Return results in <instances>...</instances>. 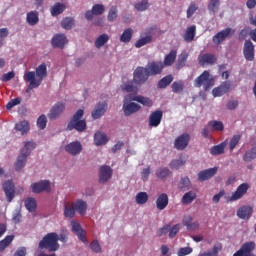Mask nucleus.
I'll return each instance as SVG.
<instances>
[{
    "label": "nucleus",
    "instance_id": "nucleus-47",
    "mask_svg": "<svg viewBox=\"0 0 256 256\" xmlns=\"http://www.w3.org/2000/svg\"><path fill=\"white\" fill-rule=\"evenodd\" d=\"M153 41V36H145L143 38H140L138 41L135 43V48L136 49H141V47H144V45H147Z\"/></svg>",
    "mask_w": 256,
    "mask_h": 256
},
{
    "label": "nucleus",
    "instance_id": "nucleus-19",
    "mask_svg": "<svg viewBox=\"0 0 256 256\" xmlns=\"http://www.w3.org/2000/svg\"><path fill=\"white\" fill-rule=\"evenodd\" d=\"M52 46L57 47L58 49H64L65 45L69 43L67 36L65 34H56L51 40Z\"/></svg>",
    "mask_w": 256,
    "mask_h": 256
},
{
    "label": "nucleus",
    "instance_id": "nucleus-31",
    "mask_svg": "<svg viewBox=\"0 0 256 256\" xmlns=\"http://www.w3.org/2000/svg\"><path fill=\"white\" fill-rule=\"evenodd\" d=\"M107 135L103 132H96L94 135V143L98 147L101 145H107Z\"/></svg>",
    "mask_w": 256,
    "mask_h": 256
},
{
    "label": "nucleus",
    "instance_id": "nucleus-26",
    "mask_svg": "<svg viewBox=\"0 0 256 256\" xmlns=\"http://www.w3.org/2000/svg\"><path fill=\"white\" fill-rule=\"evenodd\" d=\"M216 173H217V168H210V169L200 171L198 173V180L200 182L207 181V180L211 179V177L216 175Z\"/></svg>",
    "mask_w": 256,
    "mask_h": 256
},
{
    "label": "nucleus",
    "instance_id": "nucleus-36",
    "mask_svg": "<svg viewBox=\"0 0 256 256\" xmlns=\"http://www.w3.org/2000/svg\"><path fill=\"white\" fill-rule=\"evenodd\" d=\"M74 209L77 211V213H79L80 215H85L86 211H87V202L83 201V200H77L75 205H74Z\"/></svg>",
    "mask_w": 256,
    "mask_h": 256
},
{
    "label": "nucleus",
    "instance_id": "nucleus-50",
    "mask_svg": "<svg viewBox=\"0 0 256 256\" xmlns=\"http://www.w3.org/2000/svg\"><path fill=\"white\" fill-rule=\"evenodd\" d=\"M219 5H221V0H210L208 11H210V13H217V11H219Z\"/></svg>",
    "mask_w": 256,
    "mask_h": 256
},
{
    "label": "nucleus",
    "instance_id": "nucleus-32",
    "mask_svg": "<svg viewBox=\"0 0 256 256\" xmlns=\"http://www.w3.org/2000/svg\"><path fill=\"white\" fill-rule=\"evenodd\" d=\"M65 9H66L65 4L57 2L51 7L50 13L52 17H57V15H61V13L65 11Z\"/></svg>",
    "mask_w": 256,
    "mask_h": 256
},
{
    "label": "nucleus",
    "instance_id": "nucleus-1",
    "mask_svg": "<svg viewBox=\"0 0 256 256\" xmlns=\"http://www.w3.org/2000/svg\"><path fill=\"white\" fill-rule=\"evenodd\" d=\"M36 77L35 71H29L24 74V80L30 83V88L39 87L43 83V79L47 77V64L42 63L36 68Z\"/></svg>",
    "mask_w": 256,
    "mask_h": 256
},
{
    "label": "nucleus",
    "instance_id": "nucleus-4",
    "mask_svg": "<svg viewBox=\"0 0 256 256\" xmlns=\"http://www.w3.org/2000/svg\"><path fill=\"white\" fill-rule=\"evenodd\" d=\"M36 144L33 141H28L24 143V147L21 149V154L18 156L15 162L16 171H21L25 164L27 163V157L31 155L33 149H35Z\"/></svg>",
    "mask_w": 256,
    "mask_h": 256
},
{
    "label": "nucleus",
    "instance_id": "nucleus-22",
    "mask_svg": "<svg viewBox=\"0 0 256 256\" xmlns=\"http://www.w3.org/2000/svg\"><path fill=\"white\" fill-rule=\"evenodd\" d=\"M199 64L202 67H205V65H215V63L217 62V58L215 57V55L213 54H203L201 56H199Z\"/></svg>",
    "mask_w": 256,
    "mask_h": 256
},
{
    "label": "nucleus",
    "instance_id": "nucleus-52",
    "mask_svg": "<svg viewBox=\"0 0 256 256\" xmlns=\"http://www.w3.org/2000/svg\"><path fill=\"white\" fill-rule=\"evenodd\" d=\"M172 91L173 93H181L183 89H185V84L183 81H175L172 83Z\"/></svg>",
    "mask_w": 256,
    "mask_h": 256
},
{
    "label": "nucleus",
    "instance_id": "nucleus-61",
    "mask_svg": "<svg viewBox=\"0 0 256 256\" xmlns=\"http://www.w3.org/2000/svg\"><path fill=\"white\" fill-rule=\"evenodd\" d=\"M191 253H193V248H191V247H184V248H180L178 250L177 255L178 256H187V255H191Z\"/></svg>",
    "mask_w": 256,
    "mask_h": 256
},
{
    "label": "nucleus",
    "instance_id": "nucleus-17",
    "mask_svg": "<svg viewBox=\"0 0 256 256\" xmlns=\"http://www.w3.org/2000/svg\"><path fill=\"white\" fill-rule=\"evenodd\" d=\"M111 177H113V169L107 165L101 166L99 169V183H107Z\"/></svg>",
    "mask_w": 256,
    "mask_h": 256
},
{
    "label": "nucleus",
    "instance_id": "nucleus-59",
    "mask_svg": "<svg viewBox=\"0 0 256 256\" xmlns=\"http://www.w3.org/2000/svg\"><path fill=\"white\" fill-rule=\"evenodd\" d=\"M37 125L39 129H45V127H47V116H39V118L37 119Z\"/></svg>",
    "mask_w": 256,
    "mask_h": 256
},
{
    "label": "nucleus",
    "instance_id": "nucleus-53",
    "mask_svg": "<svg viewBox=\"0 0 256 256\" xmlns=\"http://www.w3.org/2000/svg\"><path fill=\"white\" fill-rule=\"evenodd\" d=\"M183 165H185V161L183 158L172 160L170 162V169H175L177 171L178 169H181Z\"/></svg>",
    "mask_w": 256,
    "mask_h": 256
},
{
    "label": "nucleus",
    "instance_id": "nucleus-51",
    "mask_svg": "<svg viewBox=\"0 0 256 256\" xmlns=\"http://www.w3.org/2000/svg\"><path fill=\"white\" fill-rule=\"evenodd\" d=\"M187 57H189L187 53L181 54L179 56L176 63V69H183V67H185V64L187 63Z\"/></svg>",
    "mask_w": 256,
    "mask_h": 256
},
{
    "label": "nucleus",
    "instance_id": "nucleus-28",
    "mask_svg": "<svg viewBox=\"0 0 256 256\" xmlns=\"http://www.w3.org/2000/svg\"><path fill=\"white\" fill-rule=\"evenodd\" d=\"M196 33H197V27L195 25L188 27L184 34V41L186 43H192V41L195 39Z\"/></svg>",
    "mask_w": 256,
    "mask_h": 256
},
{
    "label": "nucleus",
    "instance_id": "nucleus-63",
    "mask_svg": "<svg viewBox=\"0 0 256 256\" xmlns=\"http://www.w3.org/2000/svg\"><path fill=\"white\" fill-rule=\"evenodd\" d=\"M169 233V224L164 225L162 228L158 229L156 232L157 237H163Z\"/></svg>",
    "mask_w": 256,
    "mask_h": 256
},
{
    "label": "nucleus",
    "instance_id": "nucleus-43",
    "mask_svg": "<svg viewBox=\"0 0 256 256\" xmlns=\"http://www.w3.org/2000/svg\"><path fill=\"white\" fill-rule=\"evenodd\" d=\"M133 38V29L127 28L124 30L122 35L120 36L121 43H129L131 39Z\"/></svg>",
    "mask_w": 256,
    "mask_h": 256
},
{
    "label": "nucleus",
    "instance_id": "nucleus-25",
    "mask_svg": "<svg viewBox=\"0 0 256 256\" xmlns=\"http://www.w3.org/2000/svg\"><path fill=\"white\" fill-rule=\"evenodd\" d=\"M130 101H136L137 103H141L145 107H153V101L150 98L144 96H135L133 94L128 95Z\"/></svg>",
    "mask_w": 256,
    "mask_h": 256
},
{
    "label": "nucleus",
    "instance_id": "nucleus-33",
    "mask_svg": "<svg viewBox=\"0 0 256 256\" xmlns=\"http://www.w3.org/2000/svg\"><path fill=\"white\" fill-rule=\"evenodd\" d=\"M24 205L30 213H35V211H37V200L33 197H28L24 201Z\"/></svg>",
    "mask_w": 256,
    "mask_h": 256
},
{
    "label": "nucleus",
    "instance_id": "nucleus-39",
    "mask_svg": "<svg viewBox=\"0 0 256 256\" xmlns=\"http://www.w3.org/2000/svg\"><path fill=\"white\" fill-rule=\"evenodd\" d=\"M173 83V75L169 74L158 82V89H165L166 87H169V84Z\"/></svg>",
    "mask_w": 256,
    "mask_h": 256
},
{
    "label": "nucleus",
    "instance_id": "nucleus-37",
    "mask_svg": "<svg viewBox=\"0 0 256 256\" xmlns=\"http://www.w3.org/2000/svg\"><path fill=\"white\" fill-rule=\"evenodd\" d=\"M195 199H197V194H195V192H193V191H189L183 195L182 203L184 205H189V204L193 203V201H195Z\"/></svg>",
    "mask_w": 256,
    "mask_h": 256
},
{
    "label": "nucleus",
    "instance_id": "nucleus-41",
    "mask_svg": "<svg viewBox=\"0 0 256 256\" xmlns=\"http://www.w3.org/2000/svg\"><path fill=\"white\" fill-rule=\"evenodd\" d=\"M171 175V170L167 167H160L156 170V177L158 179H167Z\"/></svg>",
    "mask_w": 256,
    "mask_h": 256
},
{
    "label": "nucleus",
    "instance_id": "nucleus-45",
    "mask_svg": "<svg viewBox=\"0 0 256 256\" xmlns=\"http://www.w3.org/2000/svg\"><path fill=\"white\" fill-rule=\"evenodd\" d=\"M223 153H225V142L215 145L210 149L211 155H223Z\"/></svg>",
    "mask_w": 256,
    "mask_h": 256
},
{
    "label": "nucleus",
    "instance_id": "nucleus-11",
    "mask_svg": "<svg viewBox=\"0 0 256 256\" xmlns=\"http://www.w3.org/2000/svg\"><path fill=\"white\" fill-rule=\"evenodd\" d=\"M230 35H235V30L232 28H226L214 35L212 41L215 45H221V43H223V41H225V39Z\"/></svg>",
    "mask_w": 256,
    "mask_h": 256
},
{
    "label": "nucleus",
    "instance_id": "nucleus-23",
    "mask_svg": "<svg viewBox=\"0 0 256 256\" xmlns=\"http://www.w3.org/2000/svg\"><path fill=\"white\" fill-rule=\"evenodd\" d=\"M105 111H107V103L106 102H99L94 111L92 112L93 119H100L105 115Z\"/></svg>",
    "mask_w": 256,
    "mask_h": 256
},
{
    "label": "nucleus",
    "instance_id": "nucleus-56",
    "mask_svg": "<svg viewBox=\"0 0 256 256\" xmlns=\"http://www.w3.org/2000/svg\"><path fill=\"white\" fill-rule=\"evenodd\" d=\"M239 141H241V135H234L229 143L230 151H233L237 145H239Z\"/></svg>",
    "mask_w": 256,
    "mask_h": 256
},
{
    "label": "nucleus",
    "instance_id": "nucleus-8",
    "mask_svg": "<svg viewBox=\"0 0 256 256\" xmlns=\"http://www.w3.org/2000/svg\"><path fill=\"white\" fill-rule=\"evenodd\" d=\"M32 193L39 195L43 192L51 193V182L49 180H41L31 184Z\"/></svg>",
    "mask_w": 256,
    "mask_h": 256
},
{
    "label": "nucleus",
    "instance_id": "nucleus-54",
    "mask_svg": "<svg viewBox=\"0 0 256 256\" xmlns=\"http://www.w3.org/2000/svg\"><path fill=\"white\" fill-rule=\"evenodd\" d=\"M190 186H191V180H189V177L181 178L178 185L179 189H181L182 191H187V189H189Z\"/></svg>",
    "mask_w": 256,
    "mask_h": 256
},
{
    "label": "nucleus",
    "instance_id": "nucleus-2",
    "mask_svg": "<svg viewBox=\"0 0 256 256\" xmlns=\"http://www.w3.org/2000/svg\"><path fill=\"white\" fill-rule=\"evenodd\" d=\"M39 249H48L49 253L59 251V234L50 232L38 244Z\"/></svg>",
    "mask_w": 256,
    "mask_h": 256
},
{
    "label": "nucleus",
    "instance_id": "nucleus-34",
    "mask_svg": "<svg viewBox=\"0 0 256 256\" xmlns=\"http://www.w3.org/2000/svg\"><path fill=\"white\" fill-rule=\"evenodd\" d=\"M75 206L71 204V202H67L64 204V217L68 219H73L75 217Z\"/></svg>",
    "mask_w": 256,
    "mask_h": 256
},
{
    "label": "nucleus",
    "instance_id": "nucleus-21",
    "mask_svg": "<svg viewBox=\"0 0 256 256\" xmlns=\"http://www.w3.org/2000/svg\"><path fill=\"white\" fill-rule=\"evenodd\" d=\"M72 231L75 235H77L78 239L82 241V243H87V237H85V231L81 228V224L79 222L73 220L71 222Z\"/></svg>",
    "mask_w": 256,
    "mask_h": 256
},
{
    "label": "nucleus",
    "instance_id": "nucleus-42",
    "mask_svg": "<svg viewBox=\"0 0 256 256\" xmlns=\"http://www.w3.org/2000/svg\"><path fill=\"white\" fill-rule=\"evenodd\" d=\"M61 27L69 31V29H73L75 27V19L71 17H66L61 21Z\"/></svg>",
    "mask_w": 256,
    "mask_h": 256
},
{
    "label": "nucleus",
    "instance_id": "nucleus-14",
    "mask_svg": "<svg viewBox=\"0 0 256 256\" xmlns=\"http://www.w3.org/2000/svg\"><path fill=\"white\" fill-rule=\"evenodd\" d=\"M248 191H249V184L248 183L240 184L237 187L236 191L230 197V201H239V199H242L245 195H247Z\"/></svg>",
    "mask_w": 256,
    "mask_h": 256
},
{
    "label": "nucleus",
    "instance_id": "nucleus-18",
    "mask_svg": "<svg viewBox=\"0 0 256 256\" xmlns=\"http://www.w3.org/2000/svg\"><path fill=\"white\" fill-rule=\"evenodd\" d=\"M66 153H69V155H79L81 151H83V145L79 141L70 142L65 146Z\"/></svg>",
    "mask_w": 256,
    "mask_h": 256
},
{
    "label": "nucleus",
    "instance_id": "nucleus-3",
    "mask_svg": "<svg viewBox=\"0 0 256 256\" xmlns=\"http://www.w3.org/2000/svg\"><path fill=\"white\" fill-rule=\"evenodd\" d=\"M83 115H85L83 109L77 110V112L72 116V118L68 122V131H73V129H75V131H78V133H83V131L87 129V121L83 119Z\"/></svg>",
    "mask_w": 256,
    "mask_h": 256
},
{
    "label": "nucleus",
    "instance_id": "nucleus-30",
    "mask_svg": "<svg viewBox=\"0 0 256 256\" xmlns=\"http://www.w3.org/2000/svg\"><path fill=\"white\" fill-rule=\"evenodd\" d=\"M175 59H177V51L171 50L164 58V67H171L175 63Z\"/></svg>",
    "mask_w": 256,
    "mask_h": 256
},
{
    "label": "nucleus",
    "instance_id": "nucleus-40",
    "mask_svg": "<svg viewBox=\"0 0 256 256\" xmlns=\"http://www.w3.org/2000/svg\"><path fill=\"white\" fill-rule=\"evenodd\" d=\"M149 201V194L147 192H139L136 194L135 202L137 205H145Z\"/></svg>",
    "mask_w": 256,
    "mask_h": 256
},
{
    "label": "nucleus",
    "instance_id": "nucleus-38",
    "mask_svg": "<svg viewBox=\"0 0 256 256\" xmlns=\"http://www.w3.org/2000/svg\"><path fill=\"white\" fill-rule=\"evenodd\" d=\"M15 129L16 131H20L22 135H25V133L29 132L30 126H29V123L24 120L16 123Z\"/></svg>",
    "mask_w": 256,
    "mask_h": 256
},
{
    "label": "nucleus",
    "instance_id": "nucleus-62",
    "mask_svg": "<svg viewBox=\"0 0 256 256\" xmlns=\"http://www.w3.org/2000/svg\"><path fill=\"white\" fill-rule=\"evenodd\" d=\"M117 13H118L117 7L112 6L108 13V21L112 22L117 17Z\"/></svg>",
    "mask_w": 256,
    "mask_h": 256
},
{
    "label": "nucleus",
    "instance_id": "nucleus-64",
    "mask_svg": "<svg viewBox=\"0 0 256 256\" xmlns=\"http://www.w3.org/2000/svg\"><path fill=\"white\" fill-rule=\"evenodd\" d=\"M14 256H27V248L20 247L14 253Z\"/></svg>",
    "mask_w": 256,
    "mask_h": 256
},
{
    "label": "nucleus",
    "instance_id": "nucleus-15",
    "mask_svg": "<svg viewBox=\"0 0 256 256\" xmlns=\"http://www.w3.org/2000/svg\"><path fill=\"white\" fill-rule=\"evenodd\" d=\"M244 57L246 61H254L255 59V46L251 40H246L243 49Z\"/></svg>",
    "mask_w": 256,
    "mask_h": 256
},
{
    "label": "nucleus",
    "instance_id": "nucleus-7",
    "mask_svg": "<svg viewBox=\"0 0 256 256\" xmlns=\"http://www.w3.org/2000/svg\"><path fill=\"white\" fill-rule=\"evenodd\" d=\"M128 101H131L129 95L125 96L124 98L123 111L125 117H131V115L141 111V105L134 102L127 103Z\"/></svg>",
    "mask_w": 256,
    "mask_h": 256
},
{
    "label": "nucleus",
    "instance_id": "nucleus-16",
    "mask_svg": "<svg viewBox=\"0 0 256 256\" xmlns=\"http://www.w3.org/2000/svg\"><path fill=\"white\" fill-rule=\"evenodd\" d=\"M3 191L6 195L8 203H11V201H13L15 198V184L11 180L4 182Z\"/></svg>",
    "mask_w": 256,
    "mask_h": 256
},
{
    "label": "nucleus",
    "instance_id": "nucleus-9",
    "mask_svg": "<svg viewBox=\"0 0 256 256\" xmlns=\"http://www.w3.org/2000/svg\"><path fill=\"white\" fill-rule=\"evenodd\" d=\"M164 67L163 62L152 61L146 65L145 69L150 77H155V75H161L163 73Z\"/></svg>",
    "mask_w": 256,
    "mask_h": 256
},
{
    "label": "nucleus",
    "instance_id": "nucleus-29",
    "mask_svg": "<svg viewBox=\"0 0 256 256\" xmlns=\"http://www.w3.org/2000/svg\"><path fill=\"white\" fill-rule=\"evenodd\" d=\"M26 22L28 25H31V27H34V25H37L39 23V12L37 11H30L26 15Z\"/></svg>",
    "mask_w": 256,
    "mask_h": 256
},
{
    "label": "nucleus",
    "instance_id": "nucleus-20",
    "mask_svg": "<svg viewBox=\"0 0 256 256\" xmlns=\"http://www.w3.org/2000/svg\"><path fill=\"white\" fill-rule=\"evenodd\" d=\"M163 119V111L156 110L149 116V127H159Z\"/></svg>",
    "mask_w": 256,
    "mask_h": 256
},
{
    "label": "nucleus",
    "instance_id": "nucleus-35",
    "mask_svg": "<svg viewBox=\"0 0 256 256\" xmlns=\"http://www.w3.org/2000/svg\"><path fill=\"white\" fill-rule=\"evenodd\" d=\"M207 127H210L211 131H223L225 129L223 122L217 120L209 121L207 123Z\"/></svg>",
    "mask_w": 256,
    "mask_h": 256
},
{
    "label": "nucleus",
    "instance_id": "nucleus-57",
    "mask_svg": "<svg viewBox=\"0 0 256 256\" xmlns=\"http://www.w3.org/2000/svg\"><path fill=\"white\" fill-rule=\"evenodd\" d=\"M199 8L197 7V4L195 2H191L190 6L187 9V18L191 19L193 15H195V11H197Z\"/></svg>",
    "mask_w": 256,
    "mask_h": 256
},
{
    "label": "nucleus",
    "instance_id": "nucleus-55",
    "mask_svg": "<svg viewBox=\"0 0 256 256\" xmlns=\"http://www.w3.org/2000/svg\"><path fill=\"white\" fill-rule=\"evenodd\" d=\"M92 11H93L95 16L103 15L105 13V6L103 4H95L92 7Z\"/></svg>",
    "mask_w": 256,
    "mask_h": 256
},
{
    "label": "nucleus",
    "instance_id": "nucleus-6",
    "mask_svg": "<svg viewBox=\"0 0 256 256\" xmlns=\"http://www.w3.org/2000/svg\"><path fill=\"white\" fill-rule=\"evenodd\" d=\"M149 73L145 67L138 66L133 74V81L136 85H145L149 81Z\"/></svg>",
    "mask_w": 256,
    "mask_h": 256
},
{
    "label": "nucleus",
    "instance_id": "nucleus-27",
    "mask_svg": "<svg viewBox=\"0 0 256 256\" xmlns=\"http://www.w3.org/2000/svg\"><path fill=\"white\" fill-rule=\"evenodd\" d=\"M253 214V208L251 206H242L237 211L239 219H249Z\"/></svg>",
    "mask_w": 256,
    "mask_h": 256
},
{
    "label": "nucleus",
    "instance_id": "nucleus-48",
    "mask_svg": "<svg viewBox=\"0 0 256 256\" xmlns=\"http://www.w3.org/2000/svg\"><path fill=\"white\" fill-rule=\"evenodd\" d=\"M109 41V35L107 34H102L100 35L96 40H95V47L96 49H101L105 43Z\"/></svg>",
    "mask_w": 256,
    "mask_h": 256
},
{
    "label": "nucleus",
    "instance_id": "nucleus-10",
    "mask_svg": "<svg viewBox=\"0 0 256 256\" xmlns=\"http://www.w3.org/2000/svg\"><path fill=\"white\" fill-rule=\"evenodd\" d=\"M189 141H191V135L184 133L178 136L174 141V147L178 151H184L189 146Z\"/></svg>",
    "mask_w": 256,
    "mask_h": 256
},
{
    "label": "nucleus",
    "instance_id": "nucleus-58",
    "mask_svg": "<svg viewBox=\"0 0 256 256\" xmlns=\"http://www.w3.org/2000/svg\"><path fill=\"white\" fill-rule=\"evenodd\" d=\"M149 8V1L147 0H141V2H138L135 5V9H137V11H146V9Z\"/></svg>",
    "mask_w": 256,
    "mask_h": 256
},
{
    "label": "nucleus",
    "instance_id": "nucleus-24",
    "mask_svg": "<svg viewBox=\"0 0 256 256\" xmlns=\"http://www.w3.org/2000/svg\"><path fill=\"white\" fill-rule=\"evenodd\" d=\"M169 205V196L166 193H162L158 196L156 200V207L158 211H163Z\"/></svg>",
    "mask_w": 256,
    "mask_h": 256
},
{
    "label": "nucleus",
    "instance_id": "nucleus-5",
    "mask_svg": "<svg viewBox=\"0 0 256 256\" xmlns=\"http://www.w3.org/2000/svg\"><path fill=\"white\" fill-rule=\"evenodd\" d=\"M211 75L209 74V71L205 70L200 76H198L194 80V86L195 87H204V91H209L215 83L213 82V79L210 78Z\"/></svg>",
    "mask_w": 256,
    "mask_h": 256
},
{
    "label": "nucleus",
    "instance_id": "nucleus-13",
    "mask_svg": "<svg viewBox=\"0 0 256 256\" xmlns=\"http://www.w3.org/2000/svg\"><path fill=\"white\" fill-rule=\"evenodd\" d=\"M231 87H233V84L230 81H225L220 86L214 88L212 94L214 97H223L225 93L231 91Z\"/></svg>",
    "mask_w": 256,
    "mask_h": 256
},
{
    "label": "nucleus",
    "instance_id": "nucleus-60",
    "mask_svg": "<svg viewBox=\"0 0 256 256\" xmlns=\"http://www.w3.org/2000/svg\"><path fill=\"white\" fill-rule=\"evenodd\" d=\"M90 249L94 253H101V244H99L98 240H94L90 243Z\"/></svg>",
    "mask_w": 256,
    "mask_h": 256
},
{
    "label": "nucleus",
    "instance_id": "nucleus-49",
    "mask_svg": "<svg viewBox=\"0 0 256 256\" xmlns=\"http://www.w3.org/2000/svg\"><path fill=\"white\" fill-rule=\"evenodd\" d=\"M179 231H181V224H176L174 226H171V224H169L168 237L170 239H173L174 237L177 236Z\"/></svg>",
    "mask_w": 256,
    "mask_h": 256
},
{
    "label": "nucleus",
    "instance_id": "nucleus-44",
    "mask_svg": "<svg viewBox=\"0 0 256 256\" xmlns=\"http://www.w3.org/2000/svg\"><path fill=\"white\" fill-rule=\"evenodd\" d=\"M15 239L14 235H8L3 240L0 241V251H5L7 247L13 243V240Z\"/></svg>",
    "mask_w": 256,
    "mask_h": 256
},
{
    "label": "nucleus",
    "instance_id": "nucleus-46",
    "mask_svg": "<svg viewBox=\"0 0 256 256\" xmlns=\"http://www.w3.org/2000/svg\"><path fill=\"white\" fill-rule=\"evenodd\" d=\"M253 159H256V147H252L250 150L246 151L243 156V161L246 163H251Z\"/></svg>",
    "mask_w": 256,
    "mask_h": 256
},
{
    "label": "nucleus",
    "instance_id": "nucleus-12",
    "mask_svg": "<svg viewBox=\"0 0 256 256\" xmlns=\"http://www.w3.org/2000/svg\"><path fill=\"white\" fill-rule=\"evenodd\" d=\"M63 111H65V103L57 102L50 109V112L48 113V119H50V121H55V119H57V117H59Z\"/></svg>",
    "mask_w": 256,
    "mask_h": 256
}]
</instances>
